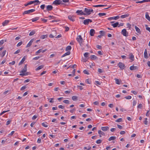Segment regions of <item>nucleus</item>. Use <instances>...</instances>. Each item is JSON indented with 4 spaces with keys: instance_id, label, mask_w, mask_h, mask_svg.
<instances>
[{
    "instance_id": "obj_38",
    "label": "nucleus",
    "mask_w": 150,
    "mask_h": 150,
    "mask_svg": "<svg viewBox=\"0 0 150 150\" xmlns=\"http://www.w3.org/2000/svg\"><path fill=\"white\" fill-rule=\"evenodd\" d=\"M47 37V35H42L41 36L40 38L42 39H44L46 38Z\"/></svg>"
},
{
    "instance_id": "obj_27",
    "label": "nucleus",
    "mask_w": 150,
    "mask_h": 150,
    "mask_svg": "<svg viewBox=\"0 0 150 150\" xmlns=\"http://www.w3.org/2000/svg\"><path fill=\"white\" fill-rule=\"evenodd\" d=\"M119 23L117 22L115 23L112 24V26L114 28H115L117 27V26L119 25Z\"/></svg>"
},
{
    "instance_id": "obj_20",
    "label": "nucleus",
    "mask_w": 150,
    "mask_h": 150,
    "mask_svg": "<svg viewBox=\"0 0 150 150\" xmlns=\"http://www.w3.org/2000/svg\"><path fill=\"white\" fill-rule=\"evenodd\" d=\"M9 22V21L6 20L2 23V25L5 26Z\"/></svg>"
},
{
    "instance_id": "obj_56",
    "label": "nucleus",
    "mask_w": 150,
    "mask_h": 150,
    "mask_svg": "<svg viewBox=\"0 0 150 150\" xmlns=\"http://www.w3.org/2000/svg\"><path fill=\"white\" fill-rule=\"evenodd\" d=\"M20 50H18L16 51L14 53V54H16L20 52Z\"/></svg>"
},
{
    "instance_id": "obj_52",
    "label": "nucleus",
    "mask_w": 150,
    "mask_h": 150,
    "mask_svg": "<svg viewBox=\"0 0 150 150\" xmlns=\"http://www.w3.org/2000/svg\"><path fill=\"white\" fill-rule=\"evenodd\" d=\"M56 35L55 34L54 35L52 34H51L50 35L49 37L50 38H53L54 37V36H56Z\"/></svg>"
},
{
    "instance_id": "obj_17",
    "label": "nucleus",
    "mask_w": 150,
    "mask_h": 150,
    "mask_svg": "<svg viewBox=\"0 0 150 150\" xmlns=\"http://www.w3.org/2000/svg\"><path fill=\"white\" fill-rule=\"evenodd\" d=\"M27 65L25 64L23 69L20 72V73H25L27 71Z\"/></svg>"
},
{
    "instance_id": "obj_58",
    "label": "nucleus",
    "mask_w": 150,
    "mask_h": 150,
    "mask_svg": "<svg viewBox=\"0 0 150 150\" xmlns=\"http://www.w3.org/2000/svg\"><path fill=\"white\" fill-rule=\"evenodd\" d=\"M28 75V74H27V73H23L22 74H20V75L22 76H26V75Z\"/></svg>"
},
{
    "instance_id": "obj_3",
    "label": "nucleus",
    "mask_w": 150,
    "mask_h": 150,
    "mask_svg": "<svg viewBox=\"0 0 150 150\" xmlns=\"http://www.w3.org/2000/svg\"><path fill=\"white\" fill-rule=\"evenodd\" d=\"M35 11V9H31L28 10L24 11L23 13V15L28 14L30 13H33Z\"/></svg>"
},
{
    "instance_id": "obj_51",
    "label": "nucleus",
    "mask_w": 150,
    "mask_h": 150,
    "mask_svg": "<svg viewBox=\"0 0 150 150\" xmlns=\"http://www.w3.org/2000/svg\"><path fill=\"white\" fill-rule=\"evenodd\" d=\"M9 111V110H7V111H3V112H2L0 114V115H2L3 114H4V113H5L6 112H7L8 111Z\"/></svg>"
},
{
    "instance_id": "obj_21",
    "label": "nucleus",
    "mask_w": 150,
    "mask_h": 150,
    "mask_svg": "<svg viewBox=\"0 0 150 150\" xmlns=\"http://www.w3.org/2000/svg\"><path fill=\"white\" fill-rule=\"evenodd\" d=\"M134 57L132 54H129V59L131 60V62L133 61L134 60Z\"/></svg>"
},
{
    "instance_id": "obj_57",
    "label": "nucleus",
    "mask_w": 150,
    "mask_h": 150,
    "mask_svg": "<svg viewBox=\"0 0 150 150\" xmlns=\"http://www.w3.org/2000/svg\"><path fill=\"white\" fill-rule=\"evenodd\" d=\"M131 92L132 93H133L134 95H136L137 93V92H136L135 91H131Z\"/></svg>"
},
{
    "instance_id": "obj_4",
    "label": "nucleus",
    "mask_w": 150,
    "mask_h": 150,
    "mask_svg": "<svg viewBox=\"0 0 150 150\" xmlns=\"http://www.w3.org/2000/svg\"><path fill=\"white\" fill-rule=\"evenodd\" d=\"M93 10L91 9H88L87 8H85V12L88 15H90L91 12H93Z\"/></svg>"
},
{
    "instance_id": "obj_31",
    "label": "nucleus",
    "mask_w": 150,
    "mask_h": 150,
    "mask_svg": "<svg viewBox=\"0 0 150 150\" xmlns=\"http://www.w3.org/2000/svg\"><path fill=\"white\" fill-rule=\"evenodd\" d=\"M83 23L85 25L88 24L89 23L88 19H86L84 20Z\"/></svg>"
},
{
    "instance_id": "obj_39",
    "label": "nucleus",
    "mask_w": 150,
    "mask_h": 150,
    "mask_svg": "<svg viewBox=\"0 0 150 150\" xmlns=\"http://www.w3.org/2000/svg\"><path fill=\"white\" fill-rule=\"evenodd\" d=\"M102 140L101 139H98L96 141V143L97 144H99L101 143Z\"/></svg>"
},
{
    "instance_id": "obj_13",
    "label": "nucleus",
    "mask_w": 150,
    "mask_h": 150,
    "mask_svg": "<svg viewBox=\"0 0 150 150\" xmlns=\"http://www.w3.org/2000/svg\"><path fill=\"white\" fill-rule=\"evenodd\" d=\"M34 39H32L26 45V47H30L32 44V42L34 41Z\"/></svg>"
},
{
    "instance_id": "obj_40",
    "label": "nucleus",
    "mask_w": 150,
    "mask_h": 150,
    "mask_svg": "<svg viewBox=\"0 0 150 150\" xmlns=\"http://www.w3.org/2000/svg\"><path fill=\"white\" fill-rule=\"evenodd\" d=\"M125 98L129 100L132 98V97L130 96H128L125 97Z\"/></svg>"
},
{
    "instance_id": "obj_22",
    "label": "nucleus",
    "mask_w": 150,
    "mask_h": 150,
    "mask_svg": "<svg viewBox=\"0 0 150 150\" xmlns=\"http://www.w3.org/2000/svg\"><path fill=\"white\" fill-rule=\"evenodd\" d=\"M114 79L115 80V83L117 84H120V82L121 81V80H120L116 78H115Z\"/></svg>"
},
{
    "instance_id": "obj_19",
    "label": "nucleus",
    "mask_w": 150,
    "mask_h": 150,
    "mask_svg": "<svg viewBox=\"0 0 150 150\" xmlns=\"http://www.w3.org/2000/svg\"><path fill=\"white\" fill-rule=\"evenodd\" d=\"M129 14L128 13H127V14L124 15H123L121 16L120 17L122 18H125L128 17L129 16Z\"/></svg>"
},
{
    "instance_id": "obj_48",
    "label": "nucleus",
    "mask_w": 150,
    "mask_h": 150,
    "mask_svg": "<svg viewBox=\"0 0 150 150\" xmlns=\"http://www.w3.org/2000/svg\"><path fill=\"white\" fill-rule=\"evenodd\" d=\"M45 7V4H42L41 5L40 7V8L44 10Z\"/></svg>"
},
{
    "instance_id": "obj_44",
    "label": "nucleus",
    "mask_w": 150,
    "mask_h": 150,
    "mask_svg": "<svg viewBox=\"0 0 150 150\" xmlns=\"http://www.w3.org/2000/svg\"><path fill=\"white\" fill-rule=\"evenodd\" d=\"M98 71L99 73H102L103 72V69H101L99 68L98 69Z\"/></svg>"
},
{
    "instance_id": "obj_29",
    "label": "nucleus",
    "mask_w": 150,
    "mask_h": 150,
    "mask_svg": "<svg viewBox=\"0 0 150 150\" xmlns=\"http://www.w3.org/2000/svg\"><path fill=\"white\" fill-rule=\"evenodd\" d=\"M44 66L43 65H40L36 68V70L38 71L40 69H41Z\"/></svg>"
},
{
    "instance_id": "obj_11",
    "label": "nucleus",
    "mask_w": 150,
    "mask_h": 150,
    "mask_svg": "<svg viewBox=\"0 0 150 150\" xmlns=\"http://www.w3.org/2000/svg\"><path fill=\"white\" fill-rule=\"evenodd\" d=\"M101 129L104 132H106L108 131L109 129V127H101Z\"/></svg>"
},
{
    "instance_id": "obj_14",
    "label": "nucleus",
    "mask_w": 150,
    "mask_h": 150,
    "mask_svg": "<svg viewBox=\"0 0 150 150\" xmlns=\"http://www.w3.org/2000/svg\"><path fill=\"white\" fill-rule=\"evenodd\" d=\"M144 57L145 59H147L148 58V56L147 50L146 49L145 50V51L144 53Z\"/></svg>"
},
{
    "instance_id": "obj_23",
    "label": "nucleus",
    "mask_w": 150,
    "mask_h": 150,
    "mask_svg": "<svg viewBox=\"0 0 150 150\" xmlns=\"http://www.w3.org/2000/svg\"><path fill=\"white\" fill-rule=\"evenodd\" d=\"M145 17L150 22V17L149 16L148 13L147 12L146 13Z\"/></svg>"
},
{
    "instance_id": "obj_5",
    "label": "nucleus",
    "mask_w": 150,
    "mask_h": 150,
    "mask_svg": "<svg viewBox=\"0 0 150 150\" xmlns=\"http://www.w3.org/2000/svg\"><path fill=\"white\" fill-rule=\"evenodd\" d=\"M46 10H44V12H46V11H50L52 10L53 9V7L52 5H48L47 6Z\"/></svg>"
},
{
    "instance_id": "obj_1",
    "label": "nucleus",
    "mask_w": 150,
    "mask_h": 150,
    "mask_svg": "<svg viewBox=\"0 0 150 150\" xmlns=\"http://www.w3.org/2000/svg\"><path fill=\"white\" fill-rule=\"evenodd\" d=\"M76 40L79 43L80 46L82 47L83 45V44L82 43L83 39L82 38L81 36V35L78 36L76 38Z\"/></svg>"
},
{
    "instance_id": "obj_46",
    "label": "nucleus",
    "mask_w": 150,
    "mask_h": 150,
    "mask_svg": "<svg viewBox=\"0 0 150 150\" xmlns=\"http://www.w3.org/2000/svg\"><path fill=\"white\" fill-rule=\"evenodd\" d=\"M89 54V53L88 52H86L84 54V55L85 57L86 58L88 57V55Z\"/></svg>"
},
{
    "instance_id": "obj_24",
    "label": "nucleus",
    "mask_w": 150,
    "mask_h": 150,
    "mask_svg": "<svg viewBox=\"0 0 150 150\" xmlns=\"http://www.w3.org/2000/svg\"><path fill=\"white\" fill-rule=\"evenodd\" d=\"M71 52L69 51H68L67 52L65 53L64 54H63L62 56V57H64L67 55H69L70 54Z\"/></svg>"
},
{
    "instance_id": "obj_61",
    "label": "nucleus",
    "mask_w": 150,
    "mask_h": 150,
    "mask_svg": "<svg viewBox=\"0 0 150 150\" xmlns=\"http://www.w3.org/2000/svg\"><path fill=\"white\" fill-rule=\"evenodd\" d=\"M137 104V101L135 100H134L133 102V105L135 106Z\"/></svg>"
},
{
    "instance_id": "obj_42",
    "label": "nucleus",
    "mask_w": 150,
    "mask_h": 150,
    "mask_svg": "<svg viewBox=\"0 0 150 150\" xmlns=\"http://www.w3.org/2000/svg\"><path fill=\"white\" fill-rule=\"evenodd\" d=\"M106 13H99L98 14V15L100 16H105L106 15Z\"/></svg>"
},
{
    "instance_id": "obj_49",
    "label": "nucleus",
    "mask_w": 150,
    "mask_h": 150,
    "mask_svg": "<svg viewBox=\"0 0 150 150\" xmlns=\"http://www.w3.org/2000/svg\"><path fill=\"white\" fill-rule=\"evenodd\" d=\"M22 44V41L20 42H18V44L17 45V47H18L20 46Z\"/></svg>"
},
{
    "instance_id": "obj_34",
    "label": "nucleus",
    "mask_w": 150,
    "mask_h": 150,
    "mask_svg": "<svg viewBox=\"0 0 150 150\" xmlns=\"http://www.w3.org/2000/svg\"><path fill=\"white\" fill-rule=\"evenodd\" d=\"M47 124V123L46 122H43L42 123V125L45 127H47L48 126L46 124Z\"/></svg>"
},
{
    "instance_id": "obj_45",
    "label": "nucleus",
    "mask_w": 150,
    "mask_h": 150,
    "mask_svg": "<svg viewBox=\"0 0 150 150\" xmlns=\"http://www.w3.org/2000/svg\"><path fill=\"white\" fill-rule=\"evenodd\" d=\"M41 52H42V49H40L35 52L36 54L37 55L38 53H40Z\"/></svg>"
},
{
    "instance_id": "obj_15",
    "label": "nucleus",
    "mask_w": 150,
    "mask_h": 150,
    "mask_svg": "<svg viewBox=\"0 0 150 150\" xmlns=\"http://www.w3.org/2000/svg\"><path fill=\"white\" fill-rule=\"evenodd\" d=\"M95 33V31L93 29H91L90 31V34L91 36H93Z\"/></svg>"
},
{
    "instance_id": "obj_28",
    "label": "nucleus",
    "mask_w": 150,
    "mask_h": 150,
    "mask_svg": "<svg viewBox=\"0 0 150 150\" xmlns=\"http://www.w3.org/2000/svg\"><path fill=\"white\" fill-rule=\"evenodd\" d=\"M98 133L100 135H101L103 136H104L105 135V133L100 130H99L98 131Z\"/></svg>"
},
{
    "instance_id": "obj_47",
    "label": "nucleus",
    "mask_w": 150,
    "mask_h": 150,
    "mask_svg": "<svg viewBox=\"0 0 150 150\" xmlns=\"http://www.w3.org/2000/svg\"><path fill=\"white\" fill-rule=\"evenodd\" d=\"M41 57L40 56H38V57H34L33 59L34 60H36L38 59H39Z\"/></svg>"
},
{
    "instance_id": "obj_62",
    "label": "nucleus",
    "mask_w": 150,
    "mask_h": 150,
    "mask_svg": "<svg viewBox=\"0 0 150 150\" xmlns=\"http://www.w3.org/2000/svg\"><path fill=\"white\" fill-rule=\"evenodd\" d=\"M54 98H50L49 99L50 100L49 101V102L50 103H53L54 101H52V100H53Z\"/></svg>"
},
{
    "instance_id": "obj_30",
    "label": "nucleus",
    "mask_w": 150,
    "mask_h": 150,
    "mask_svg": "<svg viewBox=\"0 0 150 150\" xmlns=\"http://www.w3.org/2000/svg\"><path fill=\"white\" fill-rule=\"evenodd\" d=\"M116 139V137L115 136H112L110 137L108 139L109 141L115 140Z\"/></svg>"
},
{
    "instance_id": "obj_36",
    "label": "nucleus",
    "mask_w": 150,
    "mask_h": 150,
    "mask_svg": "<svg viewBox=\"0 0 150 150\" xmlns=\"http://www.w3.org/2000/svg\"><path fill=\"white\" fill-rule=\"evenodd\" d=\"M39 19V17H35L34 18H32V22H35L38 20Z\"/></svg>"
},
{
    "instance_id": "obj_54",
    "label": "nucleus",
    "mask_w": 150,
    "mask_h": 150,
    "mask_svg": "<svg viewBox=\"0 0 150 150\" xmlns=\"http://www.w3.org/2000/svg\"><path fill=\"white\" fill-rule=\"evenodd\" d=\"M142 107V104H139L137 106L138 108L141 109Z\"/></svg>"
},
{
    "instance_id": "obj_41",
    "label": "nucleus",
    "mask_w": 150,
    "mask_h": 150,
    "mask_svg": "<svg viewBox=\"0 0 150 150\" xmlns=\"http://www.w3.org/2000/svg\"><path fill=\"white\" fill-rule=\"evenodd\" d=\"M122 121V118H119L115 120L116 122H120Z\"/></svg>"
},
{
    "instance_id": "obj_6",
    "label": "nucleus",
    "mask_w": 150,
    "mask_h": 150,
    "mask_svg": "<svg viewBox=\"0 0 150 150\" xmlns=\"http://www.w3.org/2000/svg\"><path fill=\"white\" fill-rule=\"evenodd\" d=\"M62 3V0H56L53 2L52 4L57 5L61 4Z\"/></svg>"
},
{
    "instance_id": "obj_53",
    "label": "nucleus",
    "mask_w": 150,
    "mask_h": 150,
    "mask_svg": "<svg viewBox=\"0 0 150 150\" xmlns=\"http://www.w3.org/2000/svg\"><path fill=\"white\" fill-rule=\"evenodd\" d=\"M146 29L150 32V28L148 27L147 25H146Z\"/></svg>"
},
{
    "instance_id": "obj_7",
    "label": "nucleus",
    "mask_w": 150,
    "mask_h": 150,
    "mask_svg": "<svg viewBox=\"0 0 150 150\" xmlns=\"http://www.w3.org/2000/svg\"><path fill=\"white\" fill-rule=\"evenodd\" d=\"M121 33L125 36L127 37L128 36V33L125 29H124L122 30Z\"/></svg>"
},
{
    "instance_id": "obj_55",
    "label": "nucleus",
    "mask_w": 150,
    "mask_h": 150,
    "mask_svg": "<svg viewBox=\"0 0 150 150\" xmlns=\"http://www.w3.org/2000/svg\"><path fill=\"white\" fill-rule=\"evenodd\" d=\"M26 88V86H22L21 88V91H23Z\"/></svg>"
},
{
    "instance_id": "obj_32",
    "label": "nucleus",
    "mask_w": 150,
    "mask_h": 150,
    "mask_svg": "<svg viewBox=\"0 0 150 150\" xmlns=\"http://www.w3.org/2000/svg\"><path fill=\"white\" fill-rule=\"evenodd\" d=\"M72 99L74 101L78 99V97L76 96H73L72 97Z\"/></svg>"
},
{
    "instance_id": "obj_63",
    "label": "nucleus",
    "mask_w": 150,
    "mask_h": 150,
    "mask_svg": "<svg viewBox=\"0 0 150 150\" xmlns=\"http://www.w3.org/2000/svg\"><path fill=\"white\" fill-rule=\"evenodd\" d=\"M37 116H36L35 115H34L32 117V119L33 120H34L35 119H36L37 118Z\"/></svg>"
},
{
    "instance_id": "obj_35",
    "label": "nucleus",
    "mask_w": 150,
    "mask_h": 150,
    "mask_svg": "<svg viewBox=\"0 0 150 150\" xmlns=\"http://www.w3.org/2000/svg\"><path fill=\"white\" fill-rule=\"evenodd\" d=\"M35 33V30H33L30 32L29 35L32 36L34 35Z\"/></svg>"
},
{
    "instance_id": "obj_50",
    "label": "nucleus",
    "mask_w": 150,
    "mask_h": 150,
    "mask_svg": "<svg viewBox=\"0 0 150 150\" xmlns=\"http://www.w3.org/2000/svg\"><path fill=\"white\" fill-rule=\"evenodd\" d=\"M63 102L64 103H66V104H69V100H64L63 101Z\"/></svg>"
},
{
    "instance_id": "obj_33",
    "label": "nucleus",
    "mask_w": 150,
    "mask_h": 150,
    "mask_svg": "<svg viewBox=\"0 0 150 150\" xmlns=\"http://www.w3.org/2000/svg\"><path fill=\"white\" fill-rule=\"evenodd\" d=\"M71 47L70 46H67L66 49V51H70L71 49Z\"/></svg>"
},
{
    "instance_id": "obj_10",
    "label": "nucleus",
    "mask_w": 150,
    "mask_h": 150,
    "mask_svg": "<svg viewBox=\"0 0 150 150\" xmlns=\"http://www.w3.org/2000/svg\"><path fill=\"white\" fill-rule=\"evenodd\" d=\"M68 19L72 21H75L74 16V15H70L68 16Z\"/></svg>"
},
{
    "instance_id": "obj_60",
    "label": "nucleus",
    "mask_w": 150,
    "mask_h": 150,
    "mask_svg": "<svg viewBox=\"0 0 150 150\" xmlns=\"http://www.w3.org/2000/svg\"><path fill=\"white\" fill-rule=\"evenodd\" d=\"M108 106L110 107V108H112L113 107V104H112V103H110V104L109 105H108Z\"/></svg>"
},
{
    "instance_id": "obj_25",
    "label": "nucleus",
    "mask_w": 150,
    "mask_h": 150,
    "mask_svg": "<svg viewBox=\"0 0 150 150\" xmlns=\"http://www.w3.org/2000/svg\"><path fill=\"white\" fill-rule=\"evenodd\" d=\"M91 59L92 60L97 59L98 57L95 55H92L90 56Z\"/></svg>"
},
{
    "instance_id": "obj_26",
    "label": "nucleus",
    "mask_w": 150,
    "mask_h": 150,
    "mask_svg": "<svg viewBox=\"0 0 150 150\" xmlns=\"http://www.w3.org/2000/svg\"><path fill=\"white\" fill-rule=\"evenodd\" d=\"M6 52V50H5L2 52H0V55L1 57H3L5 54Z\"/></svg>"
},
{
    "instance_id": "obj_18",
    "label": "nucleus",
    "mask_w": 150,
    "mask_h": 150,
    "mask_svg": "<svg viewBox=\"0 0 150 150\" xmlns=\"http://www.w3.org/2000/svg\"><path fill=\"white\" fill-rule=\"evenodd\" d=\"M26 57V56H24L22 59L21 60L20 62L19 63L18 65H20L21 64L23 63L25 61V60Z\"/></svg>"
},
{
    "instance_id": "obj_2",
    "label": "nucleus",
    "mask_w": 150,
    "mask_h": 150,
    "mask_svg": "<svg viewBox=\"0 0 150 150\" xmlns=\"http://www.w3.org/2000/svg\"><path fill=\"white\" fill-rule=\"evenodd\" d=\"M40 2L38 0H35L33 1H31L28 3V4L29 5H31L33 4H34V5H37L39 4Z\"/></svg>"
},
{
    "instance_id": "obj_12",
    "label": "nucleus",
    "mask_w": 150,
    "mask_h": 150,
    "mask_svg": "<svg viewBox=\"0 0 150 150\" xmlns=\"http://www.w3.org/2000/svg\"><path fill=\"white\" fill-rule=\"evenodd\" d=\"M119 67L121 69H123L124 68L125 65L121 62H119L118 64Z\"/></svg>"
},
{
    "instance_id": "obj_9",
    "label": "nucleus",
    "mask_w": 150,
    "mask_h": 150,
    "mask_svg": "<svg viewBox=\"0 0 150 150\" xmlns=\"http://www.w3.org/2000/svg\"><path fill=\"white\" fill-rule=\"evenodd\" d=\"M76 13H77L78 15H85L86 14L83 13L82 10H78L76 11Z\"/></svg>"
},
{
    "instance_id": "obj_64",
    "label": "nucleus",
    "mask_w": 150,
    "mask_h": 150,
    "mask_svg": "<svg viewBox=\"0 0 150 150\" xmlns=\"http://www.w3.org/2000/svg\"><path fill=\"white\" fill-rule=\"evenodd\" d=\"M41 139L40 138H38L37 141V143L39 144L41 143Z\"/></svg>"
},
{
    "instance_id": "obj_37",
    "label": "nucleus",
    "mask_w": 150,
    "mask_h": 150,
    "mask_svg": "<svg viewBox=\"0 0 150 150\" xmlns=\"http://www.w3.org/2000/svg\"><path fill=\"white\" fill-rule=\"evenodd\" d=\"M106 6V5H94L93 6V7H103L104 6Z\"/></svg>"
},
{
    "instance_id": "obj_59",
    "label": "nucleus",
    "mask_w": 150,
    "mask_h": 150,
    "mask_svg": "<svg viewBox=\"0 0 150 150\" xmlns=\"http://www.w3.org/2000/svg\"><path fill=\"white\" fill-rule=\"evenodd\" d=\"M127 25L128 28H131V25L129 23H127Z\"/></svg>"
},
{
    "instance_id": "obj_8",
    "label": "nucleus",
    "mask_w": 150,
    "mask_h": 150,
    "mask_svg": "<svg viewBox=\"0 0 150 150\" xmlns=\"http://www.w3.org/2000/svg\"><path fill=\"white\" fill-rule=\"evenodd\" d=\"M138 69V67L137 66H134L132 65L129 67V69L131 70H137Z\"/></svg>"
},
{
    "instance_id": "obj_43",
    "label": "nucleus",
    "mask_w": 150,
    "mask_h": 150,
    "mask_svg": "<svg viewBox=\"0 0 150 150\" xmlns=\"http://www.w3.org/2000/svg\"><path fill=\"white\" fill-rule=\"evenodd\" d=\"M83 72L84 74H89L88 71H87L86 70H85L83 71Z\"/></svg>"
},
{
    "instance_id": "obj_16",
    "label": "nucleus",
    "mask_w": 150,
    "mask_h": 150,
    "mask_svg": "<svg viewBox=\"0 0 150 150\" xmlns=\"http://www.w3.org/2000/svg\"><path fill=\"white\" fill-rule=\"evenodd\" d=\"M134 28L137 32L139 34H141V31L139 28H138L136 26H134Z\"/></svg>"
}]
</instances>
